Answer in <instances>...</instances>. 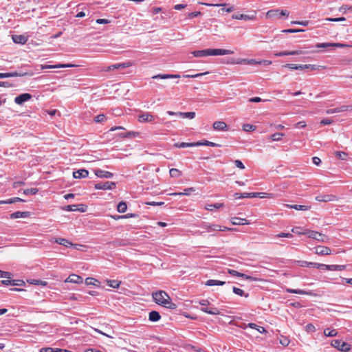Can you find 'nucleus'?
<instances>
[{
    "mask_svg": "<svg viewBox=\"0 0 352 352\" xmlns=\"http://www.w3.org/2000/svg\"><path fill=\"white\" fill-rule=\"evenodd\" d=\"M38 190L36 188H28L24 190L23 193L26 195H35L38 192Z\"/></svg>",
    "mask_w": 352,
    "mask_h": 352,
    "instance_id": "nucleus-49",
    "label": "nucleus"
},
{
    "mask_svg": "<svg viewBox=\"0 0 352 352\" xmlns=\"http://www.w3.org/2000/svg\"><path fill=\"white\" fill-rule=\"evenodd\" d=\"M127 210V205L125 201H120L117 206V210L120 213H124Z\"/></svg>",
    "mask_w": 352,
    "mask_h": 352,
    "instance_id": "nucleus-39",
    "label": "nucleus"
},
{
    "mask_svg": "<svg viewBox=\"0 0 352 352\" xmlns=\"http://www.w3.org/2000/svg\"><path fill=\"white\" fill-rule=\"evenodd\" d=\"M55 242L67 248L74 245L71 241L64 238H56Z\"/></svg>",
    "mask_w": 352,
    "mask_h": 352,
    "instance_id": "nucleus-30",
    "label": "nucleus"
},
{
    "mask_svg": "<svg viewBox=\"0 0 352 352\" xmlns=\"http://www.w3.org/2000/svg\"><path fill=\"white\" fill-rule=\"evenodd\" d=\"M200 228L204 229L206 232H211L221 230V226L218 224H210L206 222H202L200 224Z\"/></svg>",
    "mask_w": 352,
    "mask_h": 352,
    "instance_id": "nucleus-11",
    "label": "nucleus"
},
{
    "mask_svg": "<svg viewBox=\"0 0 352 352\" xmlns=\"http://www.w3.org/2000/svg\"><path fill=\"white\" fill-rule=\"evenodd\" d=\"M331 345L342 352H349L351 348L350 344L340 340H331Z\"/></svg>",
    "mask_w": 352,
    "mask_h": 352,
    "instance_id": "nucleus-3",
    "label": "nucleus"
},
{
    "mask_svg": "<svg viewBox=\"0 0 352 352\" xmlns=\"http://www.w3.org/2000/svg\"><path fill=\"white\" fill-rule=\"evenodd\" d=\"M195 57H203L209 56V49L202 50H195L192 52Z\"/></svg>",
    "mask_w": 352,
    "mask_h": 352,
    "instance_id": "nucleus-32",
    "label": "nucleus"
},
{
    "mask_svg": "<svg viewBox=\"0 0 352 352\" xmlns=\"http://www.w3.org/2000/svg\"><path fill=\"white\" fill-rule=\"evenodd\" d=\"M176 148H186V147H195L194 142H177L174 144Z\"/></svg>",
    "mask_w": 352,
    "mask_h": 352,
    "instance_id": "nucleus-38",
    "label": "nucleus"
},
{
    "mask_svg": "<svg viewBox=\"0 0 352 352\" xmlns=\"http://www.w3.org/2000/svg\"><path fill=\"white\" fill-rule=\"evenodd\" d=\"M30 215L29 212H21L17 211L15 212H13L10 214V218L12 219H18V218H26L28 217Z\"/></svg>",
    "mask_w": 352,
    "mask_h": 352,
    "instance_id": "nucleus-26",
    "label": "nucleus"
},
{
    "mask_svg": "<svg viewBox=\"0 0 352 352\" xmlns=\"http://www.w3.org/2000/svg\"><path fill=\"white\" fill-rule=\"evenodd\" d=\"M301 67H300L299 69L304 70V69H310V70H316L318 69L320 66L316 65H300Z\"/></svg>",
    "mask_w": 352,
    "mask_h": 352,
    "instance_id": "nucleus-42",
    "label": "nucleus"
},
{
    "mask_svg": "<svg viewBox=\"0 0 352 352\" xmlns=\"http://www.w3.org/2000/svg\"><path fill=\"white\" fill-rule=\"evenodd\" d=\"M296 263L300 267H310L318 269V266H319L318 263L308 262L305 261H297Z\"/></svg>",
    "mask_w": 352,
    "mask_h": 352,
    "instance_id": "nucleus-25",
    "label": "nucleus"
},
{
    "mask_svg": "<svg viewBox=\"0 0 352 352\" xmlns=\"http://www.w3.org/2000/svg\"><path fill=\"white\" fill-rule=\"evenodd\" d=\"M233 19L236 20H244V21H254L256 19V12L254 11L252 14H233L232 16Z\"/></svg>",
    "mask_w": 352,
    "mask_h": 352,
    "instance_id": "nucleus-6",
    "label": "nucleus"
},
{
    "mask_svg": "<svg viewBox=\"0 0 352 352\" xmlns=\"http://www.w3.org/2000/svg\"><path fill=\"white\" fill-rule=\"evenodd\" d=\"M224 204L222 203H216L213 204H208L205 206V209L209 211H212L214 209H220L223 208Z\"/></svg>",
    "mask_w": 352,
    "mask_h": 352,
    "instance_id": "nucleus-33",
    "label": "nucleus"
},
{
    "mask_svg": "<svg viewBox=\"0 0 352 352\" xmlns=\"http://www.w3.org/2000/svg\"><path fill=\"white\" fill-rule=\"evenodd\" d=\"M328 270H338L342 271L346 269V265H330V266L327 267Z\"/></svg>",
    "mask_w": 352,
    "mask_h": 352,
    "instance_id": "nucleus-41",
    "label": "nucleus"
},
{
    "mask_svg": "<svg viewBox=\"0 0 352 352\" xmlns=\"http://www.w3.org/2000/svg\"><path fill=\"white\" fill-rule=\"evenodd\" d=\"M228 273L233 276H238V277H240V274H241V272H237L234 270H232V269H228Z\"/></svg>",
    "mask_w": 352,
    "mask_h": 352,
    "instance_id": "nucleus-62",
    "label": "nucleus"
},
{
    "mask_svg": "<svg viewBox=\"0 0 352 352\" xmlns=\"http://www.w3.org/2000/svg\"><path fill=\"white\" fill-rule=\"evenodd\" d=\"M231 223L233 225H239V226L250 224V222L247 219H243V218H239V217H233L231 220Z\"/></svg>",
    "mask_w": 352,
    "mask_h": 352,
    "instance_id": "nucleus-28",
    "label": "nucleus"
},
{
    "mask_svg": "<svg viewBox=\"0 0 352 352\" xmlns=\"http://www.w3.org/2000/svg\"><path fill=\"white\" fill-rule=\"evenodd\" d=\"M179 116L183 118L193 119L195 117V112H179Z\"/></svg>",
    "mask_w": 352,
    "mask_h": 352,
    "instance_id": "nucleus-44",
    "label": "nucleus"
},
{
    "mask_svg": "<svg viewBox=\"0 0 352 352\" xmlns=\"http://www.w3.org/2000/svg\"><path fill=\"white\" fill-rule=\"evenodd\" d=\"M349 109H350V107L349 106L342 105V106H341L340 107H337V108H335V109H328V110H327L326 113L327 114H333V113H340V112L346 111H348Z\"/></svg>",
    "mask_w": 352,
    "mask_h": 352,
    "instance_id": "nucleus-22",
    "label": "nucleus"
},
{
    "mask_svg": "<svg viewBox=\"0 0 352 352\" xmlns=\"http://www.w3.org/2000/svg\"><path fill=\"white\" fill-rule=\"evenodd\" d=\"M154 119V116L148 112L144 113L138 117V120L141 122H151Z\"/></svg>",
    "mask_w": 352,
    "mask_h": 352,
    "instance_id": "nucleus-16",
    "label": "nucleus"
},
{
    "mask_svg": "<svg viewBox=\"0 0 352 352\" xmlns=\"http://www.w3.org/2000/svg\"><path fill=\"white\" fill-rule=\"evenodd\" d=\"M325 21H332V22H339V21H344L346 19L344 17H339V18H326Z\"/></svg>",
    "mask_w": 352,
    "mask_h": 352,
    "instance_id": "nucleus-58",
    "label": "nucleus"
},
{
    "mask_svg": "<svg viewBox=\"0 0 352 352\" xmlns=\"http://www.w3.org/2000/svg\"><path fill=\"white\" fill-rule=\"evenodd\" d=\"M12 274L9 272H5L0 270V278H10Z\"/></svg>",
    "mask_w": 352,
    "mask_h": 352,
    "instance_id": "nucleus-56",
    "label": "nucleus"
},
{
    "mask_svg": "<svg viewBox=\"0 0 352 352\" xmlns=\"http://www.w3.org/2000/svg\"><path fill=\"white\" fill-rule=\"evenodd\" d=\"M283 136L285 134L283 133H275L271 135L270 139L272 141H280Z\"/></svg>",
    "mask_w": 352,
    "mask_h": 352,
    "instance_id": "nucleus-45",
    "label": "nucleus"
},
{
    "mask_svg": "<svg viewBox=\"0 0 352 352\" xmlns=\"http://www.w3.org/2000/svg\"><path fill=\"white\" fill-rule=\"evenodd\" d=\"M132 65H133V63L131 61H126V62L121 63H116V64H113V65L108 66L107 67V69H105V71L109 72V71H113L115 69H125V68L132 66Z\"/></svg>",
    "mask_w": 352,
    "mask_h": 352,
    "instance_id": "nucleus-8",
    "label": "nucleus"
},
{
    "mask_svg": "<svg viewBox=\"0 0 352 352\" xmlns=\"http://www.w3.org/2000/svg\"><path fill=\"white\" fill-rule=\"evenodd\" d=\"M318 48H326L328 47H333V43H322L316 45Z\"/></svg>",
    "mask_w": 352,
    "mask_h": 352,
    "instance_id": "nucleus-60",
    "label": "nucleus"
},
{
    "mask_svg": "<svg viewBox=\"0 0 352 352\" xmlns=\"http://www.w3.org/2000/svg\"><path fill=\"white\" fill-rule=\"evenodd\" d=\"M225 284H226L225 281L213 280V279L208 280L206 283V285L208 286L223 285Z\"/></svg>",
    "mask_w": 352,
    "mask_h": 352,
    "instance_id": "nucleus-36",
    "label": "nucleus"
},
{
    "mask_svg": "<svg viewBox=\"0 0 352 352\" xmlns=\"http://www.w3.org/2000/svg\"><path fill=\"white\" fill-rule=\"evenodd\" d=\"M337 158L341 160H346L348 154L343 151H336L335 153Z\"/></svg>",
    "mask_w": 352,
    "mask_h": 352,
    "instance_id": "nucleus-46",
    "label": "nucleus"
},
{
    "mask_svg": "<svg viewBox=\"0 0 352 352\" xmlns=\"http://www.w3.org/2000/svg\"><path fill=\"white\" fill-rule=\"evenodd\" d=\"M280 343L285 346H287L289 344V340L285 336H281L280 338Z\"/></svg>",
    "mask_w": 352,
    "mask_h": 352,
    "instance_id": "nucleus-55",
    "label": "nucleus"
},
{
    "mask_svg": "<svg viewBox=\"0 0 352 352\" xmlns=\"http://www.w3.org/2000/svg\"><path fill=\"white\" fill-rule=\"evenodd\" d=\"M300 229L301 228L300 227H294L292 229V232L295 234H297L298 235H305V234H304L305 231L300 232Z\"/></svg>",
    "mask_w": 352,
    "mask_h": 352,
    "instance_id": "nucleus-63",
    "label": "nucleus"
},
{
    "mask_svg": "<svg viewBox=\"0 0 352 352\" xmlns=\"http://www.w3.org/2000/svg\"><path fill=\"white\" fill-rule=\"evenodd\" d=\"M76 211L84 212L87 210V206L85 204H77Z\"/></svg>",
    "mask_w": 352,
    "mask_h": 352,
    "instance_id": "nucleus-64",
    "label": "nucleus"
},
{
    "mask_svg": "<svg viewBox=\"0 0 352 352\" xmlns=\"http://www.w3.org/2000/svg\"><path fill=\"white\" fill-rule=\"evenodd\" d=\"M302 52L300 50H294V51H283L275 52L274 55L276 57L287 56V55H299L302 54Z\"/></svg>",
    "mask_w": 352,
    "mask_h": 352,
    "instance_id": "nucleus-18",
    "label": "nucleus"
},
{
    "mask_svg": "<svg viewBox=\"0 0 352 352\" xmlns=\"http://www.w3.org/2000/svg\"><path fill=\"white\" fill-rule=\"evenodd\" d=\"M243 129L245 131H253L256 129V126L254 125L250 124H244L243 125Z\"/></svg>",
    "mask_w": 352,
    "mask_h": 352,
    "instance_id": "nucleus-48",
    "label": "nucleus"
},
{
    "mask_svg": "<svg viewBox=\"0 0 352 352\" xmlns=\"http://www.w3.org/2000/svg\"><path fill=\"white\" fill-rule=\"evenodd\" d=\"M107 285L112 288H118L121 284V281L118 280H106Z\"/></svg>",
    "mask_w": 352,
    "mask_h": 352,
    "instance_id": "nucleus-37",
    "label": "nucleus"
},
{
    "mask_svg": "<svg viewBox=\"0 0 352 352\" xmlns=\"http://www.w3.org/2000/svg\"><path fill=\"white\" fill-rule=\"evenodd\" d=\"M180 76L179 74H157L152 77L153 79H169V78H179Z\"/></svg>",
    "mask_w": 352,
    "mask_h": 352,
    "instance_id": "nucleus-24",
    "label": "nucleus"
},
{
    "mask_svg": "<svg viewBox=\"0 0 352 352\" xmlns=\"http://www.w3.org/2000/svg\"><path fill=\"white\" fill-rule=\"evenodd\" d=\"M324 335L327 337H334L338 335V331L336 329L330 330L329 328H326L324 330Z\"/></svg>",
    "mask_w": 352,
    "mask_h": 352,
    "instance_id": "nucleus-40",
    "label": "nucleus"
},
{
    "mask_svg": "<svg viewBox=\"0 0 352 352\" xmlns=\"http://www.w3.org/2000/svg\"><path fill=\"white\" fill-rule=\"evenodd\" d=\"M259 194H257L256 192H243V193H239L236 192L234 195V197L235 199H243V198H252V197H257V195Z\"/></svg>",
    "mask_w": 352,
    "mask_h": 352,
    "instance_id": "nucleus-17",
    "label": "nucleus"
},
{
    "mask_svg": "<svg viewBox=\"0 0 352 352\" xmlns=\"http://www.w3.org/2000/svg\"><path fill=\"white\" fill-rule=\"evenodd\" d=\"M292 24H296V25H300L305 27H307L309 24V21H292Z\"/></svg>",
    "mask_w": 352,
    "mask_h": 352,
    "instance_id": "nucleus-57",
    "label": "nucleus"
},
{
    "mask_svg": "<svg viewBox=\"0 0 352 352\" xmlns=\"http://www.w3.org/2000/svg\"><path fill=\"white\" fill-rule=\"evenodd\" d=\"M240 277L243 278V279L251 280V281H256V280H257L256 278H255L254 276H248V275H247L245 274H243V273H241Z\"/></svg>",
    "mask_w": 352,
    "mask_h": 352,
    "instance_id": "nucleus-53",
    "label": "nucleus"
},
{
    "mask_svg": "<svg viewBox=\"0 0 352 352\" xmlns=\"http://www.w3.org/2000/svg\"><path fill=\"white\" fill-rule=\"evenodd\" d=\"M285 33H296V32H305L303 29H286L282 31Z\"/></svg>",
    "mask_w": 352,
    "mask_h": 352,
    "instance_id": "nucleus-54",
    "label": "nucleus"
},
{
    "mask_svg": "<svg viewBox=\"0 0 352 352\" xmlns=\"http://www.w3.org/2000/svg\"><path fill=\"white\" fill-rule=\"evenodd\" d=\"M289 12L287 10H280L278 9L270 10L266 13L267 19H280L282 16H288Z\"/></svg>",
    "mask_w": 352,
    "mask_h": 352,
    "instance_id": "nucleus-4",
    "label": "nucleus"
},
{
    "mask_svg": "<svg viewBox=\"0 0 352 352\" xmlns=\"http://www.w3.org/2000/svg\"><path fill=\"white\" fill-rule=\"evenodd\" d=\"M89 172L86 169H80L73 172V176L76 179L85 178L88 177Z\"/></svg>",
    "mask_w": 352,
    "mask_h": 352,
    "instance_id": "nucleus-19",
    "label": "nucleus"
},
{
    "mask_svg": "<svg viewBox=\"0 0 352 352\" xmlns=\"http://www.w3.org/2000/svg\"><path fill=\"white\" fill-rule=\"evenodd\" d=\"M305 235H307L309 238L314 239L319 242L328 243L329 238L322 233L317 231L306 230L304 232Z\"/></svg>",
    "mask_w": 352,
    "mask_h": 352,
    "instance_id": "nucleus-2",
    "label": "nucleus"
},
{
    "mask_svg": "<svg viewBox=\"0 0 352 352\" xmlns=\"http://www.w3.org/2000/svg\"><path fill=\"white\" fill-rule=\"evenodd\" d=\"M212 127L215 131H227L228 126L226 122L223 121H216L213 123Z\"/></svg>",
    "mask_w": 352,
    "mask_h": 352,
    "instance_id": "nucleus-15",
    "label": "nucleus"
},
{
    "mask_svg": "<svg viewBox=\"0 0 352 352\" xmlns=\"http://www.w3.org/2000/svg\"><path fill=\"white\" fill-rule=\"evenodd\" d=\"M96 283H98V280L94 278H87L85 279V284L87 285H96Z\"/></svg>",
    "mask_w": 352,
    "mask_h": 352,
    "instance_id": "nucleus-50",
    "label": "nucleus"
},
{
    "mask_svg": "<svg viewBox=\"0 0 352 352\" xmlns=\"http://www.w3.org/2000/svg\"><path fill=\"white\" fill-rule=\"evenodd\" d=\"M306 331L308 332H314L316 331V327L314 324L309 323L307 324L305 327Z\"/></svg>",
    "mask_w": 352,
    "mask_h": 352,
    "instance_id": "nucleus-61",
    "label": "nucleus"
},
{
    "mask_svg": "<svg viewBox=\"0 0 352 352\" xmlns=\"http://www.w3.org/2000/svg\"><path fill=\"white\" fill-rule=\"evenodd\" d=\"M286 206L289 208H293L297 210H308L311 208V206H305V205H289L287 204Z\"/></svg>",
    "mask_w": 352,
    "mask_h": 352,
    "instance_id": "nucleus-34",
    "label": "nucleus"
},
{
    "mask_svg": "<svg viewBox=\"0 0 352 352\" xmlns=\"http://www.w3.org/2000/svg\"><path fill=\"white\" fill-rule=\"evenodd\" d=\"M95 174L97 177L100 178H111L113 176L112 173L100 169L96 170Z\"/></svg>",
    "mask_w": 352,
    "mask_h": 352,
    "instance_id": "nucleus-21",
    "label": "nucleus"
},
{
    "mask_svg": "<svg viewBox=\"0 0 352 352\" xmlns=\"http://www.w3.org/2000/svg\"><path fill=\"white\" fill-rule=\"evenodd\" d=\"M110 217L115 220H119V219H122L138 217V214H137L135 213H128V214H123V215H118V214L110 215Z\"/></svg>",
    "mask_w": 352,
    "mask_h": 352,
    "instance_id": "nucleus-27",
    "label": "nucleus"
},
{
    "mask_svg": "<svg viewBox=\"0 0 352 352\" xmlns=\"http://www.w3.org/2000/svg\"><path fill=\"white\" fill-rule=\"evenodd\" d=\"M12 40L15 43L25 44L28 38L23 35H13Z\"/></svg>",
    "mask_w": 352,
    "mask_h": 352,
    "instance_id": "nucleus-29",
    "label": "nucleus"
},
{
    "mask_svg": "<svg viewBox=\"0 0 352 352\" xmlns=\"http://www.w3.org/2000/svg\"><path fill=\"white\" fill-rule=\"evenodd\" d=\"M234 53L233 51L225 49H209V56L230 55Z\"/></svg>",
    "mask_w": 352,
    "mask_h": 352,
    "instance_id": "nucleus-10",
    "label": "nucleus"
},
{
    "mask_svg": "<svg viewBox=\"0 0 352 352\" xmlns=\"http://www.w3.org/2000/svg\"><path fill=\"white\" fill-rule=\"evenodd\" d=\"M28 75V73L27 72H7V73H0V78H10V77H17V76H24Z\"/></svg>",
    "mask_w": 352,
    "mask_h": 352,
    "instance_id": "nucleus-14",
    "label": "nucleus"
},
{
    "mask_svg": "<svg viewBox=\"0 0 352 352\" xmlns=\"http://www.w3.org/2000/svg\"><path fill=\"white\" fill-rule=\"evenodd\" d=\"M170 175L172 177H179L182 175V173L177 168H171L169 171Z\"/></svg>",
    "mask_w": 352,
    "mask_h": 352,
    "instance_id": "nucleus-47",
    "label": "nucleus"
},
{
    "mask_svg": "<svg viewBox=\"0 0 352 352\" xmlns=\"http://www.w3.org/2000/svg\"><path fill=\"white\" fill-rule=\"evenodd\" d=\"M77 204L68 205L64 208V210L66 211H76Z\"/></svg>",
    "mask_w": 352,
    "mask_h": 352,
    "instance_id": "nucleus-59",
    "label": "nucleus"
},
{
    "mask_svg": "<svg viewBox=\"0 0 352 352\" xmlns=\"http://www.w3.org/2000/svg\"><path fill=\"white\" fill-rule=\"evenodd\" d=\"M283 67L291 69H296V70H298L300 69V67H301L300 65L292 64V63H287V64L285 65Z\"/></svg>",
    "mask_w": 352,
    "mask_h": 352,
    "instance_id": "nucleus-52",
    "label": "nucleus"
},
{
    "mask_svg": "<svg viewBox=\"0 0 352 352\" xmlns=\"http://www.w3.org/2000/svg\"><path fill=\"white\" fill-rule=\"evenodd\" d=\"M154 302L165 308L175 309L177 308L176 304L172 302L170 297L168 294L162 290H159L152 294Z\"/></svg>",
    "mask_w": 352,
    "mask_h": 352,
    "instance_id": "nucleus-1",
    "label": "nucleus"
},
{
    "mask_svg": "<svg viewBox=\"0 0 352 352\" xmlns=\"http://www.w3.org/2000/svg\"><path fill=\"white\" fill-rule=\"evenodd\" d=\"M200 305L203 307L201 308V310L206 314L210 315H219L220 314V311L217 307H206V305H209V301L208 300H202L200 301Z\"/></svg>",
    "mask_w": 352,
    "mask_h": 352,
    "instance_id": "nucleus-5",
    "label": "nucleus"
},
{
    "mask_svg": "<svg viewBox=\"0 0 352 352\" xmlns=\"http://www.w3.org/2000/svg\"><path fill=\"white\" fill-rule=\"evenodd\" d=\"M95 188L97 190H111L116 187V183L113 182H99L95 184Z\"/></svg>",
    "mask_w": 352,
    "mask_h": 352,
    "instance_id": "nucleus-9",
    "label": "nucleus"
},
{
    "mask_svg": "<svg viewBox=\"0 0 352 352\" xmlns=\"http://www.w3.org/2000/svg\"><path fill=\"white\" fill-rule=\"evenodd\" d=\"M315 253L318 255L325 256L331 254V250L326 246L318 245L315 248Z\"/></svg>",
    "mask_w": 352,
    "mask_h": 352,
    "instance_id": "nucleus-13",
    "label": "nucleus"
},
{
    "mask_svg": "<svg viewBox=\"0 0 352 352\" xmlns=\"http://www.w3.org/2000/svg\"><path fill=\"white\" fill-rule=\"evenodd\" d=\"M161 316L157 311H151L148 315V320L151 322H157L160 320Z\"/></svg>",
    "mask_w": 352,
    "mask_h": 352,
    "instance_id": "nucleus-31",
    "label": "nucleus"
},
{
    "mask_svg": "<svg viewBox=\"0 0 352 352\" xmlns=\"http://www.w3.org/2000/svg\"><path fill=\"white\" fill-rule=\"evenodd\" d=\"M232 291L235 294H236L238 296H245V298H248L249 296L248 294H245V292L240 288L233 287Z\"/></svg>",
    "mask_w": 352,
    "mask_h": 352,
    "instance_id": "nucleus-43",
    "label": "nucleus"
},
{
    "mask_svg": "<svg viewBox=\"0 0 352 352\" xmlns=\"http://www.w3.org/2000/svg\"><path fill=\"white\" fill-rule=\"evenodd\" d=\"M105 120H106V116H105L104 114H100V115H98V116H96L94 118V121H95L96 122H98V123L102 122H104Z\"/></svg>",
    "mask_w": 352,
    "mask_h": 352,
    "instance_id": "nucleus-51",
    "label": "nucleus"
},
{
    "mask_svg": "<svg viewBox=\"0 0 352 352\" xmlns=\"http://www.w3.org/2000/svg\"><path fill=\"white\" fill-rule=\"evenodd\" d=\"M194 191H195V188L191 187V188H188L184 189V192H173V193H171L170 195H173V196H175V195H179V196H182V195H190V193L194 192Z\"/></svg>",
    "mask_w": 352,
    "mask_h": 352,
    "instance_id": "nucleus-35",
    "label": "nucleus"
},
{
    "mask_svg": "<svg viewBox=\"0 0 352 352\" xmlns=\"http://www.w3.org/2000/svg\"><path fill=\"white\" fill-rule=\"evenodd\" d=\"M316 200L319 202H329L338 200V197L333 194L319 195L316 197Z\"/></svg>",
    "mask_w": 352,
    "mask_h": 352,
    "instance_id": "nucleus-7",
    "label": "nucleus"
},
{
    "mask_svg": "<svg viewBox=\"0 0 352 352\" xmlns=\"http://www.w3.org/2000/svg\"><path fill=\"white\" fill-rule=\"evenodd\" d=\"M65 282L66 283H82L83 282V278L78 275L71 274L65 280Z\"/></svg>",
    "mask_w": 352,
    "mask_h": 352,
    "instance_id": "nucleus-20",
    "label": "nucleus"
},
{
    "mask_svg": "<svg viewBox=\"0 0 352 352\" xmlns=\"http://www.w3.org/2000/svg\"><path fill=\"white\" fill-rule=\"evenodd\" d=\"M32 95L28 93L20 94L14 98V102L17 104H22L32 98Z\"/></svg>",
    "mask_w": 352,
    "mask_h": 352,
    "instance_id": "nucleus-12",
    "label": "nucleus"
},
{
    "mask_svg": "<svg viewBox=\"0 0 352 352\" xmlns=\"http://www.w3.org/2000/svg\"><path fill=\"white\" fill-rule=\"evenodd\" d=\"M285 291H286V292L290 293V294H304V295H308V296L313 295L312 292L305 291V290H302V289H295L286 288Z\"/></svg>",
    "mask_w": 352,
    "mask_h": 352,
    "instance_id": "nucleus-23",
    "label": "nucleus"
}]
</instances>
